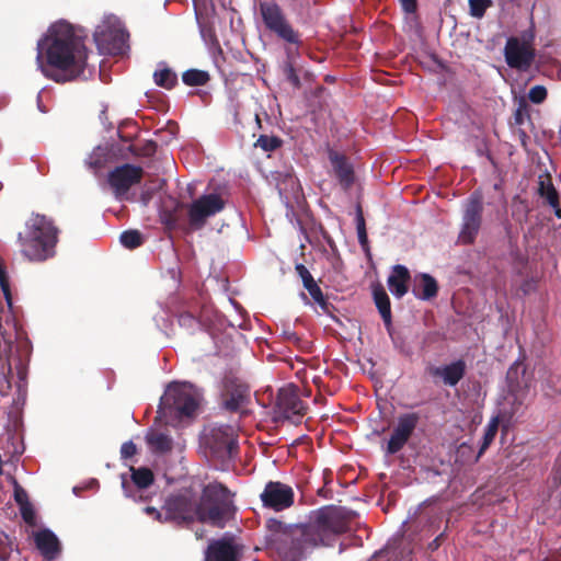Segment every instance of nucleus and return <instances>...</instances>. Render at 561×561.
<instances>
[{"mask_svg": "<svg viewBox=\"0 0 561 561\" xmlns=\"http://www.w3.org/2000/svg\"><path fill=\"white\" fill-rule=\"evenodd\" d=\"M351 515L342 507L320 508L307 524L280 527L274 531L270 546L282 561H300L313 548L330 545L336 535L347 531Z\"/></svg>", "mask_w": 561, "mask_h": 561, "instance_id": "f257e3e1", "label": "nucleus"}, {"mask_svg": "<svg viewBox=\"0 0 561 561\" xmlns=\"http://www.w3.org/2000/svg\"><path fill=\"white\" fill-rule=\"evenodd\" d=\"M85 38L70 23L51 25L45 38L37 44L42 73L57 83L71 82L82 76L89 57Z\"/></svg>", "mask_w": 561, "mask_h": 561, "instance_id": "f03ea898", "label": "nucleus"}, {"mask_svg": "<svg viewBox=\"0 0 561 561\" xmlns=\"http://www.w3.org/2000/svg\"><path fill=\"white\" fill-rule=\"evenodd\" d=\"M233 512L232 494L220 483L204 489L199 505L188 493L170 496L164 505V520H192L222 528Z\"/></svg>", "mask_w": 561, "mask_h": 561, "instance_id": "7ed1b4c3", "label": "nucleus"}, {"mask_svg": "<svg viewBox=\"0 0 561 561\" xmlns=\"http://www.w3.org/2000/svg\"><path fill=\"white\" fill-rule=\"evenodd\" d=\"M202 399L201 391L192 383L173 381L167 386L158 412L167 424L183 426L196 416Z\"/></svg>", "mask_w": 561, "mask_h": 561, "instance_id": "20e7f679", "label": "nucleus"}, {"mask_svg": "<svg viewBox=\"0 0 561 561\" xmlns=\"http://www.w3.org/2000/svg\"><path fill=\"white\" fill-rule=\"evenodd\" d=\"M22 252L30 260L44 261L55 253L57 230L45 216L34 215L26 222L24 233L19 234Z\"/></svg>", "mask_w": 561, "mask_h": 561, "instance_id": "39448f33", "label": "nucleus"}, {"mask_svg": "<svg viewBox=\"0 0 561 561\" xmlns=\"http://www.w3.org/2000/svg\"><path fill=\"white\" fill-rule=\"evenodd\" d=\"M156 142H101L85 163L94 173L121 160L150 158L156 153Z\"/></svg>", "mask_w": 561, "mask_h": 561, "instance_id": "423d86ee", "label": "nucleus"}, {"mask_svg": "<svg viewBox=\"0 0 561 561\" xmlns=\"http://www.w3.org/2000/svg\"><path fill=\"white\" fill-rule=\"evenodd\" d=\"M236 430L231 425H209L202 435V444L209 455L221 461L232 458L238 443Z\"/></svg>", "mask_w": 561, "mask_h": 561, "instance_id": "0eeeda50", "label": "nucleus"}, {"mask_svg": "<svg viewBox=\"0 0 561 561\" xmlns=\"http://www.w3.org/2000/svg\"><path fill=\"white\" fill-rule=\"evenodd\" d=\"M260 14L265 27L290 44L299 42L298 33L293 28L280 5L274 0L261 1Z\"/></svg>", "mask_w": 561, "mask_h": 561, "instance_id": "6e6552de", "label": "nucleus"}, {"mask_svg": "<svg viewBox=\"0 0 561 561\" xmlns=\"http://www.w3.org/2000/svg\"><path fill=\"white\" fill-rule=\"evenodd\" d=\"M483 202L480 194H472L465 203L458 242L461 244L472 243L482 224Z\"/></svg>", "mask_w": 561, "mask_h": 561, "instance_id": "1a4fd4ad", "label": "nucleus"}, {"mask_svg": "<svg viewBox=\"0 0 561 561\" xmlns=\"http://www.w3.org/2000/svg\"><path fill=\"white\" fill-rule=\"evenodd\" d=\"M142 175L141 167L124 163L108 172L107 183L115 198L123 201L127 198L129 190L140 183Z\"/></svg>", "mask_w": 561, "mask_h": 561, "instance_id": "9d476101", "label": "nucleus"}, {"mask_svg": "<svg viewBox=\"0 0 561 561\" xmlns=\"http://www.w3.org/2000/svg\"><path fill=\"white\" fill-rule=\"evenodd\" d=\"M225 202L218 194L203 195L194 201L190 207V222L196 228L204 226L208 217L215 216L222 210Z\"/></svg>", "mask_w": 561, "mask_h": 561, "instance_id": "9b49d317", "label": "nucleus"}, {"mask_svg": "<svg viewBox=\"0 0 561 561\" xmlns=\"http://www.w3.org/2000/svg\"><path fill=\"white\" fill-rule=\"evenodd\" d=\"M305 412V404L299 399L296 389L291 386L280 388L276 400V415L297 422Z\"/></svg>", "mask_w": 561, "mask_h": 561, "instance_id": "f8f14e48", "label": "nucleus"}, {"mask_svg": "<svg viewBox=\"0 0 561 561\" xmlns=\"http://www.w3.org/2000/svg\"><path fill=\"white\" fill-rule=\"evenodd\" d=\"M261 500L264 506L275 511H283L294 503V491L287 484L271 481L261 493Z\"/></svg>", "mask_w": 561, "mask_h": 561, "instance_id": "ddd939ff", "label": "nucleus"}, {"mask_svg": "<svg viewBox=\"0 0 561 561\" xmlns=\"http://www.w3.org/2000/svg\"><path fill=\"white\" fill-rule=\"evenodd\" d=\"M130 480L127 479L126 474H122V488L127 497H131L135 501H141L144 499L142 492L153 482V473L147 468H129Z\"/></svg>", "mask_w": 561, "mask_h": 561, "instance_id": "4468645a", "label": "nucleus"}, {"mask_svg": "<svg viewBox=\"0 0 561 561\" xmlns=\"http://www.w3.org/2000/svg\"><path fill=\"white\" fill-rule=\"evenodd\" d=\"M535 58L534 50L525 43L520 44L515 37L507 39L505 59L511 68L527 69Z\"/></svg>", "mask_w": 561, "mask_h": 561, "instance_id": "2eb2a0df", "label": "nucleus"}, {"mask_svg": "<svg viewBox=\"0 0 561 561\" xmlns=\"http://www.w3.org/2000/svg\"><path fill=\"white\" fill-rule=\"evenodd\" d=\"M417 424V416L414 413L401 415L388 442L387 451L398 453L410 438Z\"/></svg>", "mask_w": 561, "mask_h": 561, "instance_id": "dca6fc26", "label": "nucleus"}, {"mask_svg": "<svg viewBox=\"0 0 561 561\" xmlns=\"http://www.w3.org/2000/svg\"><path fill=\"white\" fill-rule=\"evenodd\" d=\"M522 370L523 376H525V368L522 364L515 363L507 371V379L510 381V392L511 397L513 398L512 403V411L511 413L514 414L518 411V409L525 403L529 388H530V381L528 379L524 380V385L520 386V383L517 381L518 373Z\"/></svg>", "mask_w": 561, "mask_h": 561, "instance_id": "f3484780", "label": "nucleus"}, {"mask_svg": "<svg viewBox=\"0 0 561 561\" xmlns=\"http://www.w3.org/2000/svg\"><path fill=\"white\" fill-rule=\"evenodd\" d=\"M205 561H238V548L232 538L222 537L213 541L206 551Z\"/></svg>", "mask_w": 561, "mask_h": 561, "instance_id": "a211bd4d", "label": "nucleus"}, {"mask_svg": "<svg viewBox=\"0 0 561 561\" xmlns=\"http://www.w3.org/2000/svg\"><path fill=\"white\" fill-rule=\"evenodd\" d=\"M35 545L43 557L54 560L60 552V543L56 535L49 529H43L33 534Z\"/></svg>", "mask_w": 561, "mask_h": 561, "instance_id": "6ab92c4d", "label": "nucleus"}, {"mask_svg": "<svg viewBox=\"0 0 561 561\" xmlns=\"http://www.w3.org/2000/svg\"><path fill=\"white\" fill-rule=\"evenodd\" d=\"M465 370V362L458 359L448 365L433 367L430 373L432 376L439 377L445 385L453 387L463 377Z\"/></svg>", "mask_w": 561, "mask_h": 561, "instance_id": "aec40b11", "label": "nucleus"}, {"mask_svg": "<svg viewBox=\"0 0 561 561\" xmlns=\"http://www.w3.org/2000/svg\"><path fill=\"white\" fill-rule=\"evenodd\" d=\"M249 398V389L243 383L227 385L222 393L226 409L237 411L244 405Z\"/></svg>", "mask_w": 561, "mask_h": 561, "instance_id": "412c9836", "label": "nucleus"}, {"mask_svg": "<svg viewBox=\"0 0 561 561\" xmlns=\"http://www.w3.org/2000/svg\"><path fill=\"white\" fill-rule=\"evenodd\" d=\"M148 446L154 453L165 454L172 451L175 447L182 449L184 445L180 442L175 443L173 438L165 432L150 430L146 435Z\"/></svg>", "mask_w": 561, "mask_h": 561, "instance_id": "4be33fe9", "label": "nucleus"}, {"mask_svg": "<svg viewBox=\"0 0 561 561\" xmlns=\"http://www.w3.org/2000/svg\"><path fill=\"white\" fill-rule=\"evenodd\" d=\"M329 159L341 183L348 187L354 181L353 167L342 153L329 151Z\"/></svg>", "mask_w": 561, "mask_h": 561, "instance_id": "5701e85b", "label": "nucleus"}, {"mask_svg": "<svg viewBox=\"0 0 561 561\" xmlns=\"http://www.w3.org/2000/svg\"><path fill=\"white\" fill-rule=\"evenodd\" d=\"M409 279V270L403 265H396L387 282L390 293L397 298L403 297L408 291Z\"/></svg>", "mask_w": 561, "mask_h": 561, "instance_id": "b1692460", "label": "nucleus"}, {"mask_svg": "<svg viewBox=\"0 0 561 561\" xmlns=\"http://www.w3.org/2000/svg\"><path fill=\"white\" fill-rule=\"evenodd\" d=\"M438 286L436 280L428 274H419L414 277L413 294L422 300H430L437 295Z\"/></svg>", "mask_w": 561, "mask_h": 561, "instance_id": "393cba45", "label": "nucleus"}, {"mask_svg": "<svg viewBox=\"0 0 561 561\" xmlns=\"http://www.w3.org/2000/svg\"><path fill=\"white\" fill-rule=\"evenodd\" d=\"M538 192L541 197L546 198L549 206L554 210L558 217H561V209L559 208V199L557 191L554 190L551 180L548 175L539 176Z\"/></svg>", "mask_w": 561, "mask_h": 561, "instance_id": "a878e982", "label": "nucleus"}, {"mask_svg": "<svg viewBox=\"0 0 561 561\" xmlns=\"http://www.w3.org/2000/svg\"><path fill=\"white\" fill-rule=\"evenodd\" d=\"M210 75L206 70L201 69H188L182 73V81L188 87H201L209 82Z\"/></svg>", "mask_w": 561, "mask_h": 561, "instance_id": "bb28decb", "label": "nucleus"}, {"mask_svg": "<svg viewBox=\"0 0 561 561\" xmlns=\"http://www.w3.org/2000/svg\"><path fill=\"white\" fill-rule=\"evenodd\" d=\"M153 81L158 87L171 90L178 84V76L172 69L164 67L153 72Z\"/></svg>", "mask_w": 561, "mask_h": 561, "instance_id": "cd10ccee", "label": "nucleus"}, {"mask_svg": "<svg viewBox=\"0 0 561 561\" xmlns=\"http://www.w3.org/2000/svg\"><path fill=\"white\" fill-rule=\"evenodd\" d=\"M375 304L381 314L382 320L387 325L391 324V308L390 300L387 293L383 289H376L374 291Z\"/></svg>", "mask_w": 561, "mask_h": 561, "instance_id": "c85d7f7f", "label": "nucleus"}, {"mask_svg": "<svg viewBox=\"0 0 561 561\" xmlns=\"http://www.w3.org/2000/svg\"><path fill=\"white\" fill-rule=\"evenodd\" d=\"M499 425H500V415L493 416L489 421V423L485 427L484 434H483L482 444L480 446L478 456H481L488 449V447L491 445V443L494 440L496 433L499 431Z\"/></svg>", "mask_w": 561, "mask_h": 561, "instance_id": "c756f323", "label": "nucleus"}, {"mask_svg": "<svg viewBox=\"0 0 561 561\" xmlns=\"http://www.w3.org/2000/svg\"><path fill=\"white\" fill-rule=\"evenodd\" d=\"M469 14L474 19H482L488 9L493 5L492 0H468Z\"/></svg>", "mask_w": 561, "mask_h": 561, "instance_id": "7c9ffc66", "label": "nucleus"}, {"mask_svg": "<svg viewBox=\"0 0 561 561\" xmlns=\"http://www.w3.org/2000/svg\"><path fill=\"white\" fill-rule=\"evenodd\" d=\"M119 240L125 248L135 249L142 243V236L137 230H127L121 234Z\"/></svg>", "mask_w": 561, "mask_h": 561, "instance_id": "2f4dec72", "label": "nucleus"}, {"mask_svg": "<svg viewBox=\"0 0 561 561\" xmlns=\"http://www.w3.org/2000/svg\"><path fill=\"white\" fill-rule=\"evenodd\" d=\"M179 124L174 121H169L164 127L156 131V135L160 140H174L179 136Z\"/></svg>", "mask_w": 561, "mask_h": 561, "instance_id": "473e14b6", "label": "nucleus"}, {"mask_svg": "<svg viewBox=\"0 0 561 561\" xmlns=\"http://www.w3.org/2000/svg\"><path fill=\"white\" fill-rule=\"evenodd\" d=\"M283 73L286 80L295 88L300 89L301 82L293 61L288 58L283 65Z\"/></svg>", "mask_w": 561, "mask_h": 561, "instance_id": "72a5a7b5", "label": "nucleus"}, {"mask_svg": "<svg viewBox=\"0 0 561 561\" xmlns=\"http://www.w3.org/2000/svg\"><path fill=\"white\" fill-rule=\"evenodd\" d=\"M548 92L543 85H534L528 92V99L534 104H541L547 99Z\"/></svg>", "mask_w": 561, "mask_h": 561, "instance_id": "f704fd0d", "label": "nucleus"}, {"mask_svg": "<svg viewBox=\"0 0 561 561\" xmlns=\"http://www.w3.org/2000/svg\"><path fill=\"white\" fill-rule=\"evenodd\" d=\"M356 229L359 243L365 247L367 244V233L365 228V219L363 217L360 208L357 209L356 214Z\"/></svg>", "mask_w": 561, "mask_h": 561, "instance_id": "c9c22d12", "label": "nucleus"}, {"mask_svg": "<svg viewBox=\"0 0 561 561\" xmlns=\"http://www.w3.org/2000/svg\"><path fill=\"white\" fill-rule=\"evenodd\" d=\"M253 121H254L256 127L262 130V133H260V134H255V133L252 134V137H257L256 140H262V141L280 140L277 136L268 135L267 133H265L264 126L262 125V119L257 113H254Z\"/></svg>", "mask_w": 561, "mask_h": 561, "instance_id": "e433bc0d", "label": "nucleus"}, {"mask_svg": "<svg viewBox=\"0 0 561 561\" xmlns=\"http://www.w3.org/2000/svg\"><path fill=\"white\" fill-rule=\"evenodd\" d=\"M304 287L308 290V293L310 294V296L317 304H319V305L324 304V298H323L321 288L318 286V284L316 283V280L313 278L311 279L310 283H306L304 285Z\"/></svg>", "mask_w": 561, "mask_h": 561, "instance_id": "4c0bfd02", "label": "nucleus"}, {"mask_svg": "<svg viewBox=\"0 0 561 561\" xmlns=\"http://www.w3.org/2000/svg\"><path fill=\"white\" fill-rule=\"evenodd\" d=\"M528 119H529L528 106L525 103H520L514 113L513 125L520 127Z\"/></svg>", "mask_w": 561, "mask_h": 561, "instance_id": "58836bf2", "label": "nucleus"}, {"mask_svg": "<svg viewBox=\"0 0 561 561\" xmlns=\"http://www.w3.org/2000/svg\"><path fill=\"white\" fill-rule=\"evenodd\" d=\"M0 288L3 293V296L5 298V301L8 306L11 308L12 306V298L10 293V286H9V279L4 272V270L0 266Z\"/></svg>", "mask_w": 561, "mask_h": 561, "instance_id": "ea45409f", "label": "nucleus"}, {"mask_svg": "<svg viewBox=\"0 0 561 561\" xmlns=\"http://www.w3.org/2000/svg\"><path fill=\"white\" fill-rule=\"evenodd\" d=\"M125 127H131L134 130H137V126L133 123H126L122 124L116 129V135L118 137V140L125 141V140H135L136 135L135 134H124L123 129Z\"/></svg>", "mask_w": 561, "mask_h": 561, "instance_id": "a19ab883", "label": "nucleus"}, {"mask_svg": "<svg viewBox=\"0 0 561 561\" xmlns=\"http://www.w3.org/2000/svg\"><path fill=\"white\" fill-rule=\"evenodd\" d=\"M108 36L115 42L113 47H108L107 49L111 53H116L119 50L124 44V34L122 32H110Z\"/></svg>", "mask_w": 561, "mask_h": 561, "instance_id": "79ce46f5", "label": "nucleus"}, {"mask_svg": "<svg viewBox=\"0 0 561 561\" xmlns=\"http://www.w3.org/2000/svg\"><path fill=\"white\" fill-rule=\"evenodd\" d=\"M21 508V514H22V517L23 519L30 524V525H34L35 524V513L31 506V504H26V505H23L20 507Z\"/></svg>", "mask_w": 561, "mask_h": 561, "instance_id": "37998d69", "label": "nucleus"}, {"mask_svg": "<svg viewBox=\"0 0 561 561\" xmlns=\"http://www.w3.org/2000/svg\"><path fill=\"white\" fill-rule=\"evenodd\" d=\"M136 445L133 442H126L122 445L121 455L123 458H130L136 454Z\"/></svg>", "mask_w": 561, "mask_h": 561, "instance_id": "c03bdc74", "label": "nucleus"}, {"mask_svg": "<svg viewBox=\"0 0 561 561\" xmlns=\"http://www.w3.org/2000/svg\"><path fill=\"white\" fill-rule=\"evenodd\" d=\"M14 497H15V501L18 502V504L20 505V507L28 504L26 492L18 484H15Z\"/></svg>", "mask_w": 561, "mask_h": 561, "instance_id": "a18cd8bd", "label": "nucleus"}, {"mask_svg": "<svg viewBox=\"0 0 561 561\" xmlns=\"http://www.w3.org/2000/svg\"><path fill=\"white\" fill-rule=\"evenodd\" d=\"M296 271H297L298 275L300 276L304 285L306 283H310L311 279L313 278L311 273L308 271V268L302 264H297Z\"/></svg>", "mask_w": 561, "mask_h": 561, "instance_id": "49530a36", "label": "nucleus"}, {"mask_svg": "<svg viewBox=\"0 0 561 561\" xmlns=\"http://www.w3.org/2000/svg\"><path fill=\"white\" fill-rule=\"evenodd\" d=\"M399 1L401 3L403 11L407 13H414L417 9L416 0H399Z\"/></svg>", "mask_w": 561, "mask_h": 561, "instance_id": "de8ad7c7", "label": "nucleus"}, {"mask_svg": "<svg viewBox=\"0 0 561 561\" xmlns=\"http://www.w3.org/2000/svg\"><path fill=\"white\" fill-rule=\"evenodd\" d=\"M394 554L396 552L390 547H387L386 549L379 551L374 558L375 561L390 560L392 557H394Z\"/></svg>", "mask_w": 561, "mask_h": 561, "instance_id": "09e8293b", "label": "nucleus"}, {"mask_svg": "<svg viewBox=\"0 0 561 561\" xmlns=\"http://www.w3.org/2000/svg\"><path fill=\"white\" fill-rule=\"evenodd\" d=\"M282 142H254L255 147H261L263 151L268 152L277 149Z\"/></svg>", "mask_w": 561, "mask_h": 561, "instance_id": "8fccbe9b", "label": "nucleus"}, {"mask_svg": "<svg viewBox=\"0 0 561 561\" xmlns=\"http://www.w3.org/2000/svg\"><path fill=\"white\" fill-rule=\"evenodd\" d=\"M145 512L157 520H161L162 518V513L157 511L154 507L148 506L145 508Z\"/></svg>", "mask_w": 561, "mask_h": 561, "instance_id": "3c124183", "label": "nucleus"}, {"mask_svg": "<svg viewBox=\"0 0 561 561\" xmlns=\"http://www.w3.org/2000/svg\"><path fill=\"white\" fill-rule=\"evenodd\" d=\"M442 535L436 537L430 545H428V548L431 550H436L438 547H439V539H440Z\"/></svg>", "mask_w": 561, "mask_h": 561, "instance_id": "603ef678", "label": "nucleus"}, {"mask_svg": "<svg viewBox=\"0 0 561 561\" xmlns=\"http://www.w3.org/2000/svg\"><path fill=\"white\" fill-rule=\"evenodd\" d=\"M519 140L522 141H525V140H529L530 139V136L526 134V131L522 128H519Z\"/></svg>", "mask_w": 561, "mask_h": 561, "instance_id": "864d4df0", "label": "nucleus"}, {"mask_svg": "<svg viewBox=\"0 0 561 561\" xmlns=\"http://www.w3.org/2000/svg\"><path fill=\"white\" fill-rule=\"evenodd\" d=\"M100 119L102 121L103 124H105V122L107 121V113H106V111H102L101 112Z\"/></svg>", "mask_w": 561, "mask_h": 561, "instance_id": "5fc2aeb1", "label": "nucleus"}, {"mask_svg": "<svg viewBox=\"0 0 561 561\" xmlns=\"http://www.w3.org/2000/svg\"><path fill=\"white\" fill-rule=\"evenodd\" d=\"M95 39L99 44H102L105 39L101 38V35L100 34H95Z\"/></svg>", "mask_w": 561, "mask_h": 561, "instance_id": "6e6d98bb", "label": "nucleus"}, {"mask_svg": "<svg viewBox=\"0 0 561 561\" xmlns=\"http://www.w3.org/2000/svg\"><path fill=\"white\" fill-rule=\"evenodd\" d=\"M5 554H7V552H5V551H2V550L0 549V559H4V558H5Z\"/></svg>", "mask_w": 561, "mask_h": 561, "instance_id": "4d7b16f0", "label": "nucleus"}, {"mask_svg": "<svg viewBox=\"0 0 561 561\" xmlns=\"http://www.w3.org/2000/svg\"><path fill=\"white\" fill-rule=\"evenodd\" d=\"M489 160L492 162V164L496 165V162L494 161V159L492 157L489 156Z\"/></svg>", "mask_w": 561, "mask_h": 561, "instance_id": "13d9d810", "label": "nucleus"}, {"mask_svg": "<svg viewBox=\"0 0 561 561\" xmlns=\"http://www.w3.org/2000/svg\"><path fill=\"white\" fill-rule=\"evenodd\" d=\"M266 124L271 125L270 118L266 116Z\"/></svg>", "mask_w": 561, "mask_h": 561, "instance_id": "bf43d9fd", "label": "nucleus"}, {"mask_svg": "<svg viewBox=\"0 0 561 561\" xmlns=\"http://www.w3.org/2000/svg\"><path fill=\"white\" fill-rule=\"evenodd\" d=\"M399 561H407L405 559L399 560Z\"/></svg>", "mask_w": 561, "mask_h": 561, "instance_id": "052dcab7", "label": "nucleus"}]
</instances>
